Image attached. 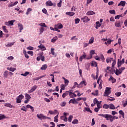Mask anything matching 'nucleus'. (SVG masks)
Returning <instances> with one entry per match:
<instances>
[{
    "label": "nucleus",
    "mask_w": 127,
    "mask_h": 127,
    "mask_svg": "<svg viewBox=\"0 0 127 127\" xmlns=\"http://www.w3.org/2000/svg\"><path fill=\"white\" fill-rule=\"evenodd\" d=\"M99 117H102L106 119V121H110L111 123L114 122V116L110 114H98Z\"/></svg>",
    "instance_id": "f257e3e1"
},
{
    "label": "nucleus",
    "mask_w": 127,
    "mask_h": 127,
    "mask_svg": "<svg viewBox=\"0 0 127 127\" xmlns=\"http://www.w3.org/2000/svg\"><path fill=\"white\" fill-rule=\"evenodd\" d=\"M37 117L39 120H40L41 121H42V120H47V119H48V120H50V117H47L44 115L42 114H37Z\"/></svg>",
    "instance_id": "f03ea898"
},
{
    "label": "nucleus",
    "mask_w": 127,
    "mask_h": 127,
    "mask_svg": "<svg viewBox=\"0 0 127 127\" xmlns=\"http://www.w3.org/2000/svg\"><path fill=\"white\" fill-rule=\"evenodd\" d=\"M111 90H112V88L111 87H106L105 89V91L104 92V97H109V95L111 94Z\"/></svg>",
    "instance_id": "7ed1b4c3"
},
{
    "label": "nucleus",
    "mask_w": 127,
    "mask_h": 127,
    "mask_svg": "<svg viewBox=\"0 0 127 127\" xmlns=\"http://www.w3.org/2000/svg\"><path fill=\"white\" fill-rule=\"evenodd\" d=\"M24 98V96L22 94L19 95L17 98H16V103L17 104H19L21 103V100Z\"/></svg>",
    "instance_id": "20e7f679"
},
{
    "label": "nucleus",
    "mask_w": 127,
    "mask_h": 127,
    "mask_svg": "<svg viewBox=\"0 0 127 127\" xmlns=\"http://www.w3.org/2000/svg\"><path fill=\"white\" fill-rule=\"evenodd\" d=\"M46 5L47 6H52V5L55 6L56 5V4H54L51 0H49L46 2Z\"/></svg>",
    "instance_id": "39448f33"
},
{
    "label": "nucleus",
    "mask_w": 127,
    "mask_h": 127,
    "mask_svg": "<svg viewBox=\"0 0 127 127\" xmlns=\"http://www.w3.org/2000/svg\"><path fill=\"white\" fill-rule=\"evenodd\" d=\"M81 20H82L83 22H88V21H90V18H88V16H85L84 17L81 18Z\"/></svg>",
    "instance_id": "423d86ee"
},
{
    "label": "nucleus",
    "mask_w": 127,
    "mask_h": 127,
    "mask_svg": "<svg viewBox=\"0 0 127 127\" xmlns=\"http://www.w3.org/2000/svg\"><path fill=\"white\" fill-rule=\"evenodd\" d=\"M37 88V86L34 85L31 88V89L30 90L28 91V93L29 94H31V93L34 92V91H35L36 90Z\"/></svg>",
    "instance_id": "0eeeda50"
},
{
    "label": "nucleus",
    "mask_w": 127,
    "mask_h": 127,
    "mask_svg": "<svg viewBox=\"0 0 127 127\" xmlns=\"http://www.w3.org/2000/svg\"><path fill=\"white\" fill-rule=\"evenodd\" d=\"M95 54V50H91L90 52V56L89 58H87L86 59L88 60L91 59L92 57H93V55Z\"/></svg>",
    "instance_id": "6e6552de"
},
{
    "label": "nucleus",
    "mask_w": 127,
    "mask_h": 127,
    "mask_svg": "<svg viewBox=\"0 0 127 127\" xmlns=\"http://www.w3.org/2000/svg\"><path fill=\"white\" fill-rule=\"evenodd\" d=\"M68 104H78V102H77L76 99L73 98L69 100V101L68 102Z\"/></svg>",
    "instance_id": "1a4fd4ad"
},
{
    "label": "nucleus",
    "mask_w": 127,
    "mask_h": 127,
    "mask_svg": "<svg viewBox=\"0 0 127 127\" xmlns=\"http://www.w3.org/2000/svg\"><path fill=\"white\" fill-rule=\"evenodd\" d=\"M18 27L19 29V32H21V31H22V30H23V25H22V24L18 23Z\"/></svg>",
    "instance_id": "9d476101"
},
{
    "label": "nucleus",
    "mask_w": 127,
    "mask_h": 127,
    "mask_svg": "<svg viewBox=\"0 0 127 127\" xmlns=\"http://www.w3.org/2000/svg\"><path fill=\"white\" fill-rule=\"evenodd\" d=\"M18 3V1H16L14 3L11 2L8 5V7H12V6H14V5H16Z\"/></svg>",
    "instance_id": "9b49d317"
},
{
    "label": "nucleus",
    "mask_w": 127,
    "mask_h": 127,
    "mask_svg": "<svg viewBox=\"0 0 127 127\" xmlns=\"http://www.w3.org/2000/svg\"><path fill=\"white\" fill-rule=\"evenodd\" d=\"M38 48H40L42 51H45V50H46V47H45V46H44L42 44H41L40 45L38 46Z\"/></svg>",
    "instance_id": "f8f14e48"
},
{
    "label": "nucleus",
    "mask_w": 127,
    "mask_h": 127,
    "mask_svg": "<svg viewBox=\"0 0 127 127\" xmlns=\"http://www.w3.org/2000/svg\"><path fill=\"white\" fill-rule=\"evenodd\" d=\"M69 95L70 98H76V97H77V95L75 94V92L73 93V92H69Z\"/></svg>",
    "instance_id": "ddd939ff"
},
{
    "label": "nucleus",
    "mask_w": 127,
    "mask_h": 127,
    "mask_svg": "<svg viewBox=\"0 0 127 127\" xmlns=\"http://www.w3.org/2000/svg\"><path fill=\"white\" fill-rule=\"evenodd\" d=\"M55 28H58L59 29H61L63 28V25H62V24H58L55 25Z\"/></svg>",
    "instance_id": "4468645a"
},
{
    "label": "nucleus",
    "mask_w": 127,
    "mask_h": 127,
    "mask_svg": "<svg viewBox=\"0 0 127 127\" xmlns=\"http://www.w3.org/2000/svg\"><path fill=\"white\" fill-rule=\"evenodd\" d=\"M126 1H121L120 3L118 4V6H125L126 5Z\"/></svg>",
    "instance_id": "2eb2a0df"
},
{
    "label": "nucleus",
    "mask_w": 127,
    "mask_h": 127,
    "mask_svg": "<svg viewBox=\"0 0 127 127\" xmlns=\"http://www.w3.org/2000/svg\"><path fill=\"white\" fill-rule=\"evenodd\" d=\"M121 25L122 23L120 21H117L115 23V26H116V27H121Z\"/></svg>",
    "instance_id": "dca6fc26"
},
{
    "label": "nucleus",
    "mask_w": 127,
    "mask_h": 127,
    "mask_svg": "<svg viewBox=\"0 0 127 127\" xmlns=\"http://www.w3.org/2000/svg\"><path fill=\"white\" fill-rule=\"evenodd\" d=\"M94 14H96V13L92 10L88 11L86 13V15H94Z\"/></svg>",
    "instance_id": "f3484780"
},
{
    "label": "nucleus",
    "mask_w": 127,
    "mask_h": 127,
    "mask_svg": "<svg viewBox=\"0 0 127 127\" xmlns=\"http://www.w3.org/2000/svg\"><path fill=\"white\" fill-rule=\"evenodd\" d=\"M122 70L119 68V69H116V70L115 71V74L117 75V76H119L120 74H122Z\"/></svg>",
    "instance_id": "a211bd4d"
},
{
    "label": "nucleus",
    "mask_w": 127,
    "mask_h": 127,
    "mask_svg": "<svg viewBox=\"0 0 127 127\" xmlns=\"http://www.w3.org/2000/svg\"><path fill=\"white\" fill-rule=\"evenodd\" d=\"M83 112L85 113L86 112H88V113H90V114H92V110L89 108L85 107L84 108V110H83Z\"/></svg>",
    "instance_id": "6ab92c4d"
},
{
    "label": "nucleus",
    "mask_w": 127,
    "mask_h": 127,
    "mask_svg": "<svg viewBox=\"0 0 127 127\" xmlns=\"http://www.w3.org/2000/svg\"><path fill=\"white\" fill-rule=\"evenodd\" d=\"M46 76V75H42V76H40L35 77V78H34V81H38V80H40V79L45 77Z\"/></svg>",
    "instance_id": "aec40b11"
},
{
    "label": "nucleus",
    "mask_w": 127,
    "mask_h": 127,
    "mask_svg": "<svg viewBox=\"0 0 127 127\" xmlns=\"http://www.w3.org/2000/svg\"><path fill=\"white\" fill-rule=\"evenodd\" d=\"M54 48H52L51 49V54H52V55H53V56H54V57H56L57 56V55L56 54V53H55V52H54Z\"/></svg>",
    "instance_id": "412c9836"
},
{
    "label": "nucleus",
    "mask_w": 127,
    "mask_h": 127,
    "mask_svg": "<svg viewBox=\"0 0 127 127\" xmlns=\"http://www.w3.org/2000/svg\"><path fill=\"white\" fill-rule=\"evenodd\" d=\"M14 43H15V42L8 43L5 45V46L6 47H11V46L14 45Z\"/></svg>",
    "instance_id": "4be33fe9"
},
{
    "label": "nucleus",
    "mask_w": 127,
    "mask_h": 127,
    "mask_svg": "<svg viewBox=\"0 0 127 127\" xmlns=\"http://www.w3.org/2000/svg\"><path fill=\"white\" fill-rule=\"evenodd\" d=\"M83 85L84 86H87V82L85 80H83L79 83V86H81V87H82Z\"/></svg>",
    "instance_id": "5701e85b"
},
{
    "label": "nucleus",
    "mask_w": 127,
    "mask_h": 127,
    "mask_svg": "<svg viewBox=\"0 0 127 127\" xmlns=\"http://www.w3.org/2000/svg\"><path fill=\"white\" fill-rule=\"evenodd\" d=\"M87 57V55H86V54H84L82 56H81L80 58H79V61L80 62H82V61H83V59H85L86 58V57Z\"/></svg>",
    "instance_id": "b1692460"
},
{
    "label": "nucleus",
    "mask_w": 127,
    "mask_h": 127,
    "mask_svg": "<svg viewBox=\"0 0 127 127\" xmlns=\"http://www.w3.org/2000/svg\"><path fill=\"white\" fill-rule=\"evenodd\" d=\"M7 70H8V71H11V72H14V71L16 70V68L7 67Z\"/></svg>",
    "instance_id": "393cba45"
},
{
    "label": "nucleus",
    "mask_w": 127,
    "mask_h": 127,
    "mask_svg": "<svg viewBox=\"0 0 127 127\" xmlns=\"http://www.w3.org/2000/svg\"><path fill=\"white\" fill-rule=\"evenodd\" d=\"M25 97L26 100H30V99H31V96H30V95L27 93H25Z\"/></svg>",
    "instance_id": "a878e982"
},
{
    "label": "nucleus",
    "mask_w": 127,
    "mask_h": 127,
    "mask_svg": "<svg viewBox=\"0 0 127 127\" xmlns=\"http://www.w3.org/2000/svg\"><path fill=\"white\" fill-rule=\"evenodd\" d=\"M65 14L69 15V16H73V15L75 14V13L73 12H66Z\"/></svg>",
    "instance_id": "bb28decb"
},
{
    "label": "nucleus",
    "mask_w": 127,
    "mask_h": 127,
    "mask_svg": "<svg viewBox=\"0 0 127 127\" xmlns=\"http://www.w3.org/2000/svg\"><path fill=\"white\" fill-rule=\"evenodd\" d=\"M4 119H7V117H5V116H4V115L0 114V121H1V120H3Z\"/></svg>",
    "instance_id": "cd10ccee"
},
{
    "label": "nucleus",
    "mask_w": 127,
    "mask_h": 127,
    "mask_svg": "<svg viewBox=\"0 0 127 127\" xmlns=\"http://www.w3.org/2000/svg\"><path fill=\"white\" fill-rule=\"evenodd\" d=\"M113 60H114V59H113V58H108L106 59V62L107 63H111V62H112Z\"/></svg>",
    "instance_id": "c85d7f7f"
},
{
    "label": "nucleus",
    "mask_w": 127,
    "mask_h": 127,
    "mask_svg": "<svg viewBox=\"0 0 127 127\" xmlns=\"http://www.w3.org/2000/svg\"><path fill=\"white\" fill-rule=\"evenodd\" d=\"M49 113L50 114V115H54V114H56V113H58V111H57V110H55L54 111L50 110L49 111Z\"/></svg>",
    "instance_id": "c756f323"
},
{
    "label": "nucleus",
    "mask_w": 127,
    "mask_h": 127,
    "mask_svg": "<svg viewBox=\"0 0 127 127\" xmlns=\"http://www.w3.org/2000/svg\"><path fill=\"white\" fill-rule=\"evenodd\" d=\"M112 83H116V81H117L115 78L113 77L112 76H110V78H109V81H111Z\"/></svg>",
    "instance_id": "7c9ffc66"
},
{
    "label": "nucleus",
    "mask_w": 127,
    "mask_h": 127,
    "mask_svg": "<svg viewBox=\"0 0 127 127\" xmlns=\"http://www.w3.org/2000/svg\"><path fill=\"white\" fill-rule=\"evenodd\" d=\"M109 109H110L111 110H115L116 109V107H115V105H114V104H110Z\"/></svg>",
    "instance_id": "2f4dec72"
},
{
    "label": "nucleus",
    "mask_w": 127,
    "mask_h": 127,
    "mask_svg": "<svg viewBox=\"0 0 127 127\" xmlns=\"http://www.w3.org/2000/svg\"><path fill=\"white\" fill-rule=\"evenodd\" d=\"M96 26L95 27V28L96 29H98V28H99V27H101V24H100V22H99V21L96 22Z\"/></svg>",
    "instance_id": "473e14b6"
},
{
    "label": "nucleus",
    "mask_w": 127,
    "mask_h": 127,
    "mask_svg": "<svg viewBox=\"0 0 127 127\" xmlns=\"http://www.w3.org/2000/svg\"><path fill=\"white\" fill-rule=\"evenodd\" d=\"M26 108H27L28 109H31L32 112H34V108H33V107L29 105H27Z\"/></svg>",
    "instance_id": "72a5a7b5"
},
{
    "label": "nucleus",
    "mask_w": 127,
    "mask_h": 127,
    "mask_svg": "<svg viewBox=\"0 0 127 127\" xmlns=\"http://www.w3.org/2000/svg\"><path fill=\"white\" fill-rule=\"evenodd\" d=\"M58 40V37H57V36H55L53 39H52L51 42H52L53 43H55V41H56Z\"/></svg>",
    "instance_id": "f704fd0d"
},
{
    "label": "nucleus",
    "mask_w": 127,
    "mask_h": 127,
    "mask_svg": "<svg viewBox=\"0 0 127 127\" xmlns=\"http://www.w3.org/2000/svg\"><path fill=\"white\" fill-rule=\"evenodd\" d=\"M78 123H79V121H78L77 119H74L72 122V125H77V124H78Z\"/></svg>",
    "instance_id": "c9c22d12"
},
{
    "label": "nucleus",
    "mask_w": 127,
    "mask_h": 127,
    "mask_svg": "<svg viewBox=\"0 0 127 127\" xmlns=\"http://www.w3.org/2000/svg\"><path fill=\"white\" fill-rule=\"evenodd\" d=\"M4 106H5V107H8V108H13V106L9 103H5Z\"/></svg>",
    "instance_id": "e433bc0d"
},
{
    "label": "nucleus",
    "mask_w": 127,
    "mask_h": 127,
    "mask_svg": "<svg viewBox=\"0 0 127 127\" xmlns=\"http://www.w3.org/2000/svg\"><path fill=\"white\" fill-rule=\"evenodd\" d=\"M29 75V71H26L24 73H21V76H24V77H26V76Z\"/></svg>",
    "instance_id": "4c0bfd02"
},
{
    "label": "nucleus",
    "mask_w": 127,
    "mask_h": 127,
    "mask_svg": "<svg viewBox=\"0 0 127 127\" xmlns=\"http://www.w3.org/2000/svg\"><path fill=\"white\" fill-rule=\"evenodd\" d=\"M61 120H63L64 122H67L68 121V118L65 116L64 117V116L61 117Z\"/></svg>",
    "instance_id": "58836bf2"
},
{
    "label": "nucleus",
    "mask_w": 127,
    "mask_h": 127,
    "mask_svg": "<svg viewBox=\"0 0 127 127\" xmlns=\"http://www.w3.org/2000/svg\"><path fill=\"white\" fill-rule=\"evenodd\" d=\"M59 113H58V115L55 117V118H54L55 123H58V116H59Z\"/></svg>",
    "instance_id": "ea45409f"
},
{
    "label": "nucleus",
    "mask_w": 127,
    "mask_h": 127,
    "mask_svg": "<svg viewBox=\"0 0 127 127\" xmlns=\"http://www.w3.org/2000/svg\"><path fill=\"white\" fill-rule=\"evenodd\" d=\"M46 69H47V65L46 64L43 65L41 67V70H46Z\"/></svg>",
    "instance_id": "a19ab883"
},
{
    "label": "nucleus",
    "mask_w": 127,
    "mask_h": 127,
    "mask_svg": "<svg viewBox=\"0 0 127 127\" xmlns=\"http://www.w3.org/2000/svg\"><path fill=\"white\" fill-rule=\"evenodd\" d=\"M68 95H69V91H66L65 93H63V94L62 95V97L63 98H65V97H66V96H68Z\"/></svg>",
    "instance_id": "79ce46f5"
},
{
    "label": "nucleus",
    "mask_w": 127,
    "mask_h": 127,
    "mask_svg": "<svg viewBox=\"0 0 127 127\" xmlns=\"http://www.w3.org/2000/svg\"><path fill=\"white\" fill-rule=\"evenodd\" d=\"M89 44L94 43V37H92L89 41Z\"/></svg>",
    "instance_id": "37998d69"
},
{
    "label": "nucleus",
    "mask_w": 127,
    "mask_h": 127,
    "mask_svg": "<svg viewBox=\"0 0 127 127\" xmlns=\"http://www.w3.org/2000/svg\"><path fill=\"white\" fill-rule=\"evenodd\" d=\"M39 26H41V27H47V26L46 25V24H45V23H40L39 24Z\"/></svg>",
    "instance_id": "c03bdc74"
},
{
    "label": "nucleus",
    "mask_w": 127,
    "mask_h": 127,
    "mask_svg": "<svg viewBox=\"0 0 127 127\" xmlns=\"http://www.w3.org/2000/svg\"><path fill=\"white\" fill-rule=\"evenodd\" d=\"M30 11H32V9H31V8H28L26 12V14L27 15H28V14L29 13V12H30Z\"/></svg>",
    "instance_id": "a18cd8bd"
},
{
    "label": "nucleus",
    "mask_w": 127,
    "mask_h": 127,
    "mask_svg": "<svg viewBox=\"0 0 127 127\" xmlns=\"http://www.w3.org/2000/svg\"><path fill=\"white\" fill-rule=\"evenodd\" d=\"M39 30H40V34H42L44 32V28L41 27L40 28Z\"/></svg>",
    "instance_id": "49530a36"
},
{
    "label": "nucleus",
    "mask_w": 127,
    "mask_h": 127,
    "mask_svg": "<svg viewBox=\"0 0 127 127\" xmlns=\"http://www.w3.org/2000/svg\"><path fill=\"white\" fill-rule=\"evenodd\" d=\"M2 29L6 33L8 32V31H7V29H6V27L5 26H2Z\"/></svg>",
    "instance_id": "de8ad7c7"
},
{
    "label": "nucleus",
    "mask_w": 127,
    "mask_h": 127,
    "mask_svg": "<svg viewBox=\"0 0 127 127\" xmlns=\"http://www.w3.org/2000/svg\"><path fill=\"white\" fill-rule=\"evenodd\" d=\"M57 5L58 7H61L62 6V0H60V2L58 3Z\"/></svg>",
    "instance_id": "09e8293b"
},
{
    "label": "nucleus",
    "mask_w": 127,
    "mask_h": 127,
    "mask_svg": "<svg viewBox=\"0 0 127 127\" xmlns=\"http://www.w3.org/2000/svg\"><path fill=\"white\" fill-rule=\"evenodd\" d=\"M103 109H109L110 108L109 105H108L107 104H105L103 106Z\"/></svg>",
    "instance_id": "8fccbe9b"
},
{
    "label": "nucleus",
    "mask_w": 127,
    "mask_h": 127,
    "mask_svg": "<svg viewBox=\"0 0 127 127\" xmlns=\"http://www.w3.org/2000/svg\"><path fill=\"white\" fill-rule=\"evenodd\" d=\"M72 120H73V116L70 115L68 117V121L69 123H71V122H72Z\"/></svg>",
    "instance_id": "3c124183"
},
{
    "label": "nucleus",
    "mask_w": 127,
    "mask_h": 127,
    "mask_svg": "<svg viewBox=\"0 0 127 127\" xmlns=\"http://www.w3.org/2000/svg\"><path fill=\"white\" fill-rule=\"evenodd\" d=\"M8 22L9 25H13V23L15 22V20H12L11 21H9Z\"/></svg>",
    "instance_id": "603ef678"
},
{
    "label": "nucleus",
    "mask_w": 127,
    "mask_h": 127,
    "mask_svg": "<svg viewBox=\"0 0 127 127\" xmlns=\"http://www.w3.org/2000/svg\"><path fill=\"white\" fill-rule=\"evenodd\" d=\"M112 41H113V40H108L107 42H105V44H106V45H107V44H111V43H112Z\"/></svg>",
    "instance_id": "864d4df0"
},
{
    "label": "nucleus",
    "mask_w": 127,
    "mask_h": 127,
    "mask_svg": "<svg viewBox=\"0 0 127 127\" xmlns=\"http://www.w3.org/2000/svg\"><path fill=\"white\" fill-rule=\"evenodd\" d=\"M42 11L43 13H45V14H48V13L47 12V10H46V9L44 8Z\"/></svg>",
    "instance_id": "5fc2aeb1"
},
{
    "label": "nucleus",
    "mask_w": 127,
    "mask_h": 127,
    "mask_svg": "<svg viewBox=\"0 0 127 127\" xmlns=\"http://www.w3.org/2000/svg\"><path fill=\"white\" fill-rule=\"evenodd\" d=\"M123 65V64L120 62V60L118 61V68H120Z\"/></svg>",
    "instance_id": "6e6d98bb"
},
{
    "label": "nucleus",
    "mask_w": 127,
    "mask_h": 127,
    "mask_svg": "<svg viewBox=\"0 0 127 127\" xmlns=\"http://www.w3.org/2000/svg\"><path fill=\"white\" fill-rule=\"evenodd\" d=\"M21 111H23V112H27V109H26V107L25 106H23L22 108H21Z\"/></svg>",
    "instance_id": "4d7b16f0"
},
{
    "label": "nucleus",
    "mask_w": 127,
    "mask_h": 127,
    "mask_svg": "<svg viewBox=\"0 0 127 127\" xmlns=\"http://www.w3.org/2000/svg\"><path fill=\"white\" fill-rule=\"evenodd\" d=\"M109 13H110L111 14H116V11H115V10H109Z\"/></svg>",
    "instance_id": "13d9d810"
},
{
    "label": "nucleus",
    "mask_w": 127,
    "mask_h": 127,
    "mask_svg": "<svg viewBox=\"0 0 127 127\" xmlns=\"http://www.w3.org/2000/svg\"><path fill=\"white\" fill-rule=\"evenodd\" d=\"M8 71H7V70H5L4 72L3 76H4V77H5V78H7V73H8Z\"/></svg>",
    "instance_id": "bf43d9fd"
},
{
    "label": "nucleus",
    "mask_w": 127,
    "mask_h": 127,
    "mask_svg": "<svg viewBox=\"0 0 127 127\" xmlns=\"http://www.w3.org/2000/svg\"><path fill=\"white\" fill-rule=\"evenodd\" d=\"M101 103H102V101H100V102H98V103H97V107L99 109H101Z\"/></svg>",
    "instance_id": "052dcab7"
},
{
    "label": "nucleus",
    "mask_w": 127,
    "mask_h": 127,
    "mask_svg": "<svg viewBox=\"0 0 127 127\" xmlns=\"http://www.w3.org/2000/svg\"><path fill=\"white\" fill-rule=\"evenodd\" d=\"M79 22H80V19L76 18L75 19V24H78V23H79Z\"/></svg>",
    "instance_id": "680f3d73"
},
{
    "label": "nucleus",
    "mask_w": 127,
    "mask_h": 127,
    "mask_svg": "<svg viewBox=\"0 0 127 127\" xmlns=\"http://www.w3.org/2000/svg\"><path fill=\"white\" fill-rule=\"evenodd\" d=\"M112 61L113 62L112 64V68H114V67H115V65H116V64H117V62L115 61H114L113 60Z\"/></svg>",
    "instance_id": "e2e57ef3"
},
{
    "label": "nucleus",
    "mask_w": 127,
    "mask_h": 127,
    "mask_svg": "<svg viewBox=\"0 0 127 127\" xmlns=\"http://www.w3.org/2000/svg\"><path fill=\"white\" fill-rule=\"evenodd\" d=\"M100 101H98V100H97V98H95L93 100V103L94 105H96V104H97L98 102H99Z\"/></svg>",
    "instance_id": "0e129e2a"
},
{
    "label": "nucleus",
    "mask_w": 127,
    "mask_h": 127,
    "mask_svg": "<svg viewBox=\"0 0 127 127\" xmlns=\"http://www.w3.org/2000/svg\"><path fill=\"white\" fill-rule=\"evenodd\" d=\"M61 107H65V106H66V102L64 101L62 102L61 104Z\"/></svg>",
    "instance_id": "69168bd1"
},
{
    "label": "nucleus",
    "mask_w": 127,
    "mask_h": 127,
    "mask_svg": "<svg viewBox=\"0 0 127 127\" xmlns=\"http://www.w3.org/2000/svg\"><path fill=\"white\" fill-rule=\"evenodd\" d=\"M64 84L65 86H68V84H69V80H68V79H65V80H64Z\"/></svg>",
    "instance_id": "338daca9"
},
{
    "label": "nucleus",
    "mask_w": 127,
    "mask_h": 127,
    "mask_svg": "<svg viewBox=\"0 0 127 127\" xmlns=\"http://www.w3.org/2000/svg\"><path fill=\"white\" fill-rule=\"evenodd\" d=\"M50 125H52L50 127H55V123H54V122H50Z\"/></svg>",
    "instance_id": "774afa93"
}]
</instances>
